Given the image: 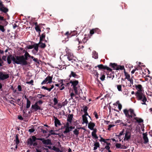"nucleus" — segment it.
I'll list each match as a JSON object with an SVG mask.
<instances>
[{
    "instance_id": "338daca9",
    "label": "nucleus",
    "mask_w": 152,
    "mask_h": 152,
    "mask_svg": "<svg viewBox=\"0 0 152 152\" xmlns=\"http://www.w3.org/2000/svg\"><path fill=\"white\" fill-rule=\"evenodd\" d=\"M6 58L7 56H3L2 57V60H4L5 61H6Z\"/></svg>"
},
{
    "instance_id": "0e129e2a",
    "label": "nucleus",
    "mask_w": 152,
    "mask_h": 152,
    "mask_svg": "<svg viewBox=\"0 0 152 152\" xmlns=\"http://www.w3.org/2000/svg\"><path fill=\"white\" fill-rule=\"evenodd\" d=\"M43 102L41 100H39L37 101V102H36L35 103H37V104H42Z\"/></svg>"
},
{
    "instance_id": "412c9836",
    "label": "nucleus",
    "mask_w": 152,
    "mask_h": 152,
    "mask_svg": "<svg viewBox=\"0 0 152 152\" xmlns=\"http://www.w3.org/2000/svg\"><path fill=\"white\" fill-rule=\"evenodd\" d=\"M95 126V124L91 122H90L88 124V128L91 130L94 129V128Z\"/></svg>"
},
{
    "instance_id": "72a5a7b5",
    "label": "nucleus",
    "mask_w": 152,
    "mask_h": 152,
    "mask_svg": "<svg viewBox=\"0 0 152 152\" xmlns=\"http://www.w3.org/2000/svg\"><path fill=\"white\" fill-rule=\"evenodd\" d=\"M123 69H125L124 66L118 65L117 67L116 70H123ZM125 70H124V71Z\"/></svg>"
},
{
    "instance_id": "052dcab7",
    "label": "nucleus",
    "mask_w": 152,
    "mask_h": 152,
    "mask_svg": "<svg viewBox=\"0 0 152 152\" xmlns=\"http://www.w3.org/2000/svg\"><path fill=\"white\" fill-rule=\"evenodd\" d=\"M33 60L37 63L39 64V60L37 58H33Z\"/></svg>"
},
{
    "instance_id": "20e7f679",
    "label": "nucleus",
    "mask_w": 152,
    "mask_h": 152,
    "mask_svg": "<svg viewBox=\"0 0 152 152\" xmlns=\"http://www.w3.org/2000/svg\"><path fill=\"white\" fill-rule=\"evenodd\" d=\"M137 99L138 100H141L143 102L142 103V104L146 105V102L147 99L145 94L142 92H136L135 93Z\"/></svg>"
},
{
    "instance_id": "c9c22d12",
    "label": "nucleus",
    "mask_w": 152,
    "mask_h": 152,
    "mask_svg": "<svg viewBox=\"0 0 152 152\" xmlns=\"http://www.w3.org/2000/svg\"><path fill=\"white\" fill-rule=\"evenodd\" d=\"M35 29L36 31L37 32H39V34L40 35V32H41V30L39 26H36L35 27Z\"/></svg>"
},
{
    "instance_id": "8fccbe9b",
    "label": "nucleus",
    "mask_w": 152,
    "mask_h": 152,
    "mask_svg": "<svg viewBox=\"0 0 152 152\" xmlns=\"http://www.w3.org/2000/svg\"><path fill=\"white\" fill-rule=\"evenodd\" d=\"M115 125L113 124H110L108 126V128L107 129L109 131H110L111 130V128L115 126Z\"/></svg>"
},
{
    "instance_id": "4d7b16f0",
    "label": "nucleus",
    "mask_w": 152,
    "mask_h": 152,
    "mask_svg": "<svg viewBox=\"0 0 152 152\" xmlns=\"http://www.w3.org/2000/svg\"><path fill=\"white\" fill-rule=\"evenodd\" d=\"M88 108L87 106H85L83 108V111L84 112H86L88 110Z\"/></svg>"
},
{
    "instance_id": "9b49d317",
    "label": "nucleus",
    "mask_w": 152,
    "mask_h": 152,
    "mask_svg": "<svg viewBox=\"0 0 152 152\" xmlns=\"http://www.w3.org/2000/svg\"><path fill=\"white\" fill-rule=\"evenodd\" d=\"M9 77L8 74H4L2 72L0 71V80H3L8 78Z\"/></svg>"
},
{
    "instance_id": "39448f33",
    "label": "nucleus",
    "mask_w": 152,
    "mask_h": 152,
    "mask_svg": "<svg viewBox=\"0 0 152 152\" xmlns=\"http://www.w3.org/2000/svg\"><path fill=\"white\" fill-rule=\"evenodd\" d=\"M40 138H37L35 136H31V138H29L27 140L28 145L30 146H36L38 145V143L36 142V140H39Z\"/></svg>"
},
{
    "instance_id": "473e14b6",
    "label": "nucleus",
    "mask_w": 152,
    "mask_h": 152,
    "mask_svg": "<svg viewBox=\"0 0 152 152\" xmlns=\"http://www.w3.org/2000/svg\"><path fill=\"white\" fill-rule=\"evenodd\" d=\"M92 73L94 74L97 77H98L99 74L97 71L94 69V68L93 70L92 71Z\"/></svg>"
},
{
    "instance_id": "58836bf2",
    "label": "nucleus",
    "mask_w": 152,
    "mask_h": 152,
    "mask_svg": "<svg viewBox=\"0 0 152 152\" xmlns=\"http://www.w3.org/2000/svg\"><path fill=\"white\" fill-rule=\"evenodd\" d=\"M71 130L69 129V127H66L65 128V130L64 132V134H66L69 132L70 131H71Z\"/></svg>"
},
{
    "instance_id": "7c9ffc66",
    "label": "nucleus",
    "mask_w": 152,
    "mask_h": 152,
    "mask_svg": "<svg viewBox=\"0 0 152 152\" xmlns=\"http://www.w3.org/2000/svg\"><path fill=\"white\" fill-rule=\"evenodd\" d=\"M45 33H43L40 36L39 41H43L44 39L45 38Z\"/></svg>"
},
{
    "instance_id": "c756f323",
    "label": "nucleus",
    "mask_w": 152,
    "mask_h": 152,
    "mask_svg": "<svg viewBox=\"0 0 152 152\" xmlns=\"http://www.w3.org/2000/svg\"><path fill=\"white\" fill-rule=\"evenodd\" d=\"M19 136V135L18 134L16 135L15 140H14V141L15 142V144H19L20 143V141L18 137Z\"/></svg>"
},
{
    "instance_id": "6e6552de",
    "label": "nucleus",
    "mask_w": 152,
    "mask_h": 152,
    "mask_svg": "<svg viewBox=\"0 0 152 152\" xmlns=\"http://www.w3.org/2000/svg\"><path fill=\"white\" fill-rule=\"evenodd\" d=\"M39 140L42 141L43 144L44 145H52L51 140L49 139H45L44 138H40Z\"/></svg>"
},
{
    "instance_id": "c85d7f7f",
    "label": "nucleus",
    "mask_w": 152,
    "mask_h": 152,
    "mask_svg": "<svg viewBox=\"0 0 152 152\" xmlns=\"http://www.w3.org/2000/svg\"><path fill=\"white\" fill-rule=\"evenodd\" d=\"M94 148L93 150H96V149H97L98 148H99V147L100 145L99 143L98 142H95L94 144Z\"/></svg>"
},
{
    "instance_id": "6ab92c4d",
    "label": "nucleus",
    "mask_w": 152,
    "mask_h": 152,
    "mask_svg": "<svg viewBox=\"0 0 152 152\" xmlns=\"http://www.w3.org/2000/svg\"><path fill=\"white\" fill-rule=\"evenodd\" d=\"M54 123L55 126L56 127H57L58 125L60 126L61 125L60 121L55 117H54Z\"/></svg>"
},
{
    "instance_id": "cd10ccee",
    "label": "nucleus",
    "mask_w": 152,
    "mask_h": 152,
    "mask_svg": "<svg viewBox=\"0 0 152 152\" xmlns=\"http://www.w3.org/2000/svg\"><path fill=\"white\" fill-rule=\"evenodd\" d=\"M81 128L83 129V128H78L77 129H75L73 131V133H74V134H75V135H76V136H78V135L79 134V129H80Z\"/></svg>"
},
{
    "instance_id": "5701e85b",
    "label": "nucleus",
    "mask_w": 152,
    "mask_h": 152,
    "mask_svg": "<svg viewBox=\"0 0 152 152\" xmlns=\"http://www.w3.org/2000/svg\"><path fill=\"white\" fill-rule=\"evenodd\" d=\"M34 44L33 45V48L36 51V53H37L39 50V46L38 43H36L35 42H33Z\"/></svg>"
},
{
    "instance_id": "f257e3e1",
    "label": "nucleus",
    "mask_w": 152,
    "mask_h": 152,
    "mask_svg": "<svg viewBox=\"0 0 152 152\" xmlns=\"http://www.w3.org/2000/svg\"><path fill=\"white\" fill-rule=\"evenodd\" d=\"M123 112L125 115L128 123H130V121L132 122L133 121V118L139 123L143 122V120L141 118H139L135 117L136 116V115L134 112V110L132 109H130L128 110L125 109L123 110Z\"/></svg>"
},
{
    "instance_id": "4468645a",
    "label": "nucleus",
    "mask_w": 152,
    "mask_h": 152,
    "mask_svg": "<svg viewBox=\"0 0 152 152\" xmlns=\"http://www.w3.org/2000/svg\"><path fill=\"white\" fill-rule=\"evenodd\" d=\"M77 38H76L75 40V41H77L80 44L82 42H83L84 43H85L84 40L86 39V38L84 37L83 39L82 40V41H81V37H79V36L78 35L76 37Z\"/></svg>"
},
{
    "instance_id": "bb28decb",
    "label": "nucleus",
    "mask_w": 152,
    "mask_h": 152,
    "mask_svg": "<svg viewBox=\"0 0 152 152\" xmlns=\"http://www.w3.org/2000/svg\"><path fill=\"white\" fill-rule=\"evenodd\" d=\"M83 118V124L86 123L87 124L88 123V121L87 118L86 116H84V115H82Z\"/></svg>"
},
{
    "instance_id": "2f4dec72",
    "label": "nucleus",
    "mask_w": 152,
    "mask_h": 152,
    "mask_svg": "<svg viewBox=\"0 0 152 152\" xmlns=\"http://www.w3.org/2000/svg\"><path fill=\"white\" fill-rule=\"evenodd\" d=\"M92 57L95 59H97L98 58V54L95 51L93 52L92 54Z\"/></svg>"
},
{
    "instance_id": "423d86ee",
    "label": "nucleus",
    "mask_w": 152,
    "mask_h": 152,
    "mask_svg": "<svg viewBox=\"0 0 152 152\" xmlns=\"http://www.w3.org/2000/svg\"><path fill=\"white\" fill-rule=\"evenodd\" d=\"M70 83L71 84V86L72 87L75 93L77 94L78 91L77 87L79 84L78 81L71 80L70 81Z\"/></svg>"
},
{
    "instance_id": "a878e982",
    "label": "nucleus",
    "mask_w": 152,
    "mask_h": 152,
    "mask_svg": "<svg viewBox=\"0 0 152 152\" xmlns=\"http://www.w3.org/2000/svg\"><path fill=\"white\" fill-rule=\"evenodd\" d=\"M28 55H29V53L26 51L25 53L24 56V60L26 61H27L28 60Z\"/></svg>"
},
{
    "instance_id": "09e8293b",
    "label": "nucleus",
    "mask_w": 152,
    "mask_h": 152,
    "mask_svg": "<svg viewBox=\"0 0 152 152\" xmlns=\"http://www.w3.org/2000/svg\"><path fill=\"white\" fill-rule=\"evenodd\" d=\"M121 144H120V143H117L115 145V146H116V148H121Z\"/></svg>"
},
{
    "instance_id": "bf43d9fd",
    "label": "nucleus",
    "mask_w": 152,
    "mask_h": 152,
    "mask_svg": "<svg viewBox=\"0 0 152 152\" xmlns=\"http://www.w3.org/2000/svg\"><path fill=\"white\" fill-rule=\"evenodd\" d=\"M18 91H22V88L20 85H18Z\"/></svg>"
},
{
    "instance_id": "f8f14e48",
    "label": "nucleus",
    "mask_w": 152,
    "mask_h": 152,
    "mask_svg": "<svg viewBox=\"0 0 152 152\" xmlns=\"http://www.w3.org/2000/svg\"><path fill=\"white\" fill-rule=\"evenodd\" d=\"M131 132L128 131H126L125 134V137L124 139V141L126 140L128 141L131 138Z\"/></svg>"
},
{
    "instance_id": "4be33fe9",
    "label": "nucleus",
    "mask_w": 152,
    "mask_h": 152,
    "mask_svg": "<svg viewBox=\"0 0 152 152\" xmlns=\"http://www.w3.org/2000/svg\"><path fill=\"white\" fill-rule=\"evenodd\" d=\"M63 80H58V82L60 83L59 84H61V86L59 87L60 90H62L65 88L64 86H63V85H64L63 83Z\"/></svg>"
},
{
    "instance_id": "6e6d98bb",
    "label": "nucleus",
    "mask_w": 152,
    "mask_h": 152,
    "mask_svg": "<svg viewBox=\"0 0 152 152\" xmlns=\"http://www.w3.org/2000/svg\"><path fill=\"white\" fill-rule=\"evenodd\" d=\"M35 131V129L34 128H32L30 129H29L28 130V131L30 133L33 132Z\"/></svg>"
},
{
    "instance_id": "393cba45",
    "label": "nucleus",
    "mask_w": 152,
    "mask_h": 152,
    "mask_svg": "<svg viewBox=\"0 0 152 152\" xmlns=\"http://www.w3.org/2000/svg\"><path fill=\"white\" fill-rule=\"evenodd\" d=\"M109 65L110 66L113 68V69L116 70L117 67L118 66L117 64L115 63H110Z\"/></svg>"
},
{
    "instance_id": "5fc2aeb1",
    "label": "nucleus",
    "mask_w": 152,
    "mask_h": 152,
    "mask_svg": "<svg viewBox=\"0 0 152 152\" xmlns=\"http://www.w3.org/2000/svg\"><path fill=\"white\" fill-rule=\"evenodd\" d=\"M26 48L28 49H32L33 48V45H29L27 46Z\"/></svg>"
},
{
    "instance_id": "de8ad7c7",
    "label": "nucleus",
    "mask_w": 152,
    "mask_h": 152,
    "mask_svg": "<svg viewBox=\"0 0 152 152\" xmlns=\"http://www.w3.org/2000/svg\"><path fill=\"white\" fill-rule=\"evenodd\" d=\"M33 82H34L33 80H32L30 81L27 82H26V83L28 84H30L31 85H34Z\"/></svg>"
},
{
    "instance_id": "f3484780",
    "label": "nucleus",
    "mask_w": 152,
    "mask_h": 152,
    "mask_svg": "<svg viewBox=\"0 0 152 152\" xmlns=\"http://www.w3.org/2000/svg\"><path fill=\"white\" fill-rule=\"evenodd\" d=\"M13 57H15L12 56V55H9L7 56V61L8 64H10L11 63V60L13 62Z\"/></svg>"
},
{
    "instance_id": "a18cd8bd",
    "label": "nucleus",
    "mask_w": 152,
    "mask_h": 152,
    "mask_svg": "<svg viewBox=\"0 0 152 152\" xmlns=\"http://www.w3.org/2000/svg\"><path fill=\"white\" fill-rule=\"evenodd\" d=\"M117 86L118 91H122V87L121 85H117Z\"/></svg>"
},
{
    "instance_id": "a211bd4d",
    "label": "nucleus",
    "mask_w": 152,
    "mask_h": 152,
    "mask_svg": "<svg viewBox=\"0 0 152 152\" xmlns=\"http://www.w3.org/2000/svg\"><path fill=\"white\" fill-rule=\"evenodd\" d=\"M135 88L137 90V92H142V86L141 85L138 84V85H135Z\"/></svg>"
},
{
    "instance_id": "7ed1b4c3",
    "label": "nucleus",
    "mask_w": 152,
    "mask_h": 152,
    "mask_svg": "<svg viewBox=\"0 0 152 152\" xmlns=\"http://www.w3.org/2000/svg\"><path fill=\"white\" fill-rule=\"evenodd\" d=\"M74 56L73 53L69 51H67L66 54V55L64 56L63 58L61 59L62 61H63L64 63L67 62V60L69 61H71L72 62H73L74 61H75V60L74 59Z\"/></svg>"
},
{
    "instance_id": "b1692460",
    "label": "nucleus",
    "mask_w": 152,
    "mask_h": 152,
    "mask_svg": "<svg viewBox=\"0 0 152 152\" xmlns=\"http://www.w3.org/2000/svg\"><path fill=\"white\" fill-rule=\"evenodd\" d=\"M73 114H69L68 115V118H67V121L71 123L72 120L73 118Z\"/></svg>"
},
{
    "instance_id": "f704fd0d",
    "label": "nucleus",
    "mask_w": 152,
    "mask_h": 152,
    "mask_svg": "<svg viewBox=\"0 0 152 152\" xmlns=\"http://www.w3.org/2000/svg\"><path fill=\"white\" fill-rule=\"evenodd\" d=\"M31 104L30 101L29 99H28L27 101H26V108L28 109L29 108Z\"/></svg>"
},
{
    "instance_id": "13d9d810",
    "label": "nucleus",
    "mask_w": 152,
    "mask_h": 152,
    "mask_svg": "<svg viewBox=\"0 0 152 152\" xmlns=\"http://www.w3.org/2000/svg\"><path fill=\"white\" fill-rule=\"evenodd\" d=\"M95 30L94 29H92V30H90V33L91 34L93 35V34L94 33H95Z\"/></svg>"
},
{
    "instance_id": "49530a36",
    "label": "nucleus",
    "mask_w": 152,
    "mask_h": 152,
    "mask_svg": "<svg viewBox=\"0 0 152 152\" xmlns=\"http://www.w3.org/2000/svg\"><path fill=\"white\" fill-rule=\"evenodd\" d=\"M121 124H123V126H127L129 128H131L132 127V125H128L127 124H124L123 123V122H121Z\"/></svg>"
},
{
    "instance_id": "e433bc0d",
    "label": "nucleus",
    "mask_w": 152,
    "mask_h": 152,
    "mask_svg": "<svg viewBox=\"0 0 152 152\" xmlns=\"http://www.w3.org/2000/svg\"><path fill=\"white\" fill-rule=\"evenodd\" d=\"M124 73L125 74V75L126 76V79L128 80L130 79V75L128 74L125 71H124Z\"/></svg>"
},
{
    "instance_id": "0eeeda50",
    "label": "nucleus",
    "mask_w": 152,
    "mask_h": 152,
    "mask_svg": "<svg viewBox=\"0 0 152 152\" xmlns=\"http://www.w3.org/2000/svg\"><path fill=\"white\" fill-rule=\"evenodd\" d=\"M97 67H98L99 70H107L109 72H112V70L110 67H108L106 65H104L102 64H100L97 65V66H95L94 68L96 69Z\"/></svg>"
},
{
    "instance_id": "dca6fc26",
    "label": "nucleus",
    "mask_w": 152,
    "mask_h": 152,
    "mask_svg": "<svg viewBox=\"0 0 152 152\" xmlns=\"http://www.w3.org/2000/svg\"><path fill=\"white\" fill-rule=\"evenodd\" d=\"M31 108L34 109L35 111L41 110L40 107L38 105L37 103H35L34 104L32 105L31 106Z\"/></svg>"
},
{
    "instance_id": "774afa93",
    "label": "nucleus",
    "mask_w": 152,
    "mask_h": 152,
    "mask_svg": "<svg viewBox=\"0 0 152 152\" xmlns=\"http://www.w3.org/2000/svg\"><path fill=\"white\" fill-rule=\"evenodd\" d=\"M118 109H119V110H121L122 108V107L121 104L119 103L118 104Z\"/></svg>"
},
{
    "instance_id": "69168bd1",
    "label": "nucleus",
    "mask_w": 152,
    "mask_h": 152,
    "mask_svg": "<svg viewBox=\"0 0 152 152\" xmlns=\"http://www.w3.org/2000/svg\"><path fill=\"white\" fill-rule=\"evenodd\" d=\"M26 110H23V116H25V115H27V114H26Z\"/></svg>"
},
{
    "instance_id": "2eb2a0df",
    "label": "nucleus",
    "mask_w": 152,
    "mask_h": 152,
    "mask_svg": "<svg viewBox=\"0 0 152 152\" xmlns=\"http://www.w3.org/2000/svg\"><path fill=\"white\" fill-rule=\"evenodd\" d=\"M69 77L70 78H71V77H73L76 78H78L79 77V76L77 75L76 72L72 71L71 72V73L69 75Z\"/></svg>"
},
{
    "instance_id": "79ce46f5",
    "label": "nucleus",
    "mask_w": 152,
    "mask_h": 152,
    "mask_svg": "<svg viewBox=\"0 0 152 152\" xmlns=\"http://www.w3.org/2000/svg\"><path fill=\"white\" fill-rule=\"evenodd\" d=\"M52 149L56 151L57 152H59L60 151V149L59 148L56 147L55 146L53 147Z\"/></svg>"
},
{
    "instance_id": "a19ab883",
    "label": "nucleus",
    "mask_w": 152,
    "mask_h": 152,
    "mask_svg": "<svg viewBox=\"0 0 152 152\" xmlns=\"http://www.w3.org/2000/svg\"><path fill=\"white\" fill-rule=\"evenodd\" d=\"M0 31L2 32H4L5 31V29L4 28V26L0 24Z\"/></svg>"
},
{
    "instance_id": "c03bdc74",
    "label": "nucleus",
    "mask_w": 152,
    "mask_h": 152,
    "mask_svg": "<svg viewBox=\"0 0 152 152\" xmlns=\"http://www.w3.org/2000/svg\"><path fill=\"white\" fill-rule=\"evenodd\" d=\"M92 136L96 139H97L98 138V137L97 136L96 133H91Z\"/></svg>"
},
{
    "instance_id": "aec40b11",
    "label": "nucleus",
    "mask_w": 152,
    "mask_h": 152,
    "mask_svg": "<svg viewBox=\"0 0 152 152\" xmlns=\"http://www.w3.org/2000/svg\"><path fill=\"white\" fill-rule=\"evenodd\" d=\"M39 47L41 48L44 49L46 47V45L45 43L42 42V41H39L38 43Z\"/></svg>"
},
{
    "instance_id": "9d476101",
    "label": "nucleus",
    "mask_w": 152,
    "mask_h": 152,
    "mask_svg": "<svg viewBox=\"0 0 152 152\" xmlns=\"http://www.w3.org/2000/svg\"><path fill=\"white\" fill-rule=\"evenodd\" d=\"M0 10L5 13H7L9 11V9L4 6L2 4L0 3Z\"/></svg>"
},
{
    "instance_id": "ea45409f",
    "label": "nucleus",
    "mask_w": 152,
    "mask_h": 152,
    "mask_svg": "<svg viewBox=\"0 0 152 152\" xmlns=\"http://www.w3.org/2000/svg\"><path fill=\"white\" fill-rule=\"evenodd\" d=\"M77 34V32L76 31H74L70 33V36L71 37L75 36Z\"/></svg>"
},
{
    "instance_id": "1a4fd4ad",
    "label": "nucleus",
    "mask_w": 152,
    "mask_h": 152,
    "mask_svg": "<svg viewBox=\"0 0 152 152\" xmlns=\"http://www.w3.org/2000/svg\"><path fill=\"white\" fill-rule=\"evenodd\" d=\"M52 77L50 76H47L46 78L42 82L41 84L43 85V84L48 83H50L52 82Z\"/></svg>"
},
{
    "instance_id": "864d4df0",
    "label": "nucleus",
    "mask_w": 152,
    "mask_h": 152,
    "mask_svg": "<svg viewBox=\"0 0 152 152\" xmlns=\"http://www.w3.org/2000/svg\"><path fill=\"white\" fill-rule=\"evenodd\" d=\"M70 33H69V31H67L64 34L67 37H71V36H70Z\"/></svg>"
},
{
    "instance_id": "680f3d73",
    "label": "nucleus",
    "mask_w": 152,
    "mask_h": 152,
    "mask_svg": "<svg viewBox=\"0 0 152 152\" xmlns=\"http://www.w3.org/2000/svg\"><path fill=\"white\" fill-rule=\"evenodd\" d=\"M94 115L96 119L98 118V114L96 112H94Z\"/></svg>"
},
{
    "instance_id": "ddd939ff",
    "label": "nucleus",
    "mask_w": 152,
    "mask_h": 152,
    "mask_svg": "<svg viewBox=\"0 0 152 152\" xmlns=\"http://www.w3.org/2000/svg\"><path fill=\"white\" fill-rule=\"evenodd\" d=\"M147 132L142 134L143 138L144 140V143L145 144L147 143L149 141L148 139L147 136Z\"/></svg>"
},
{
    "instance_id": "e2e57ef3",
    "label": "nucleus",
    "mask_w": 152,
    "mask_h": 152,
    "mask_svg": "<svg viewBox=\"0 0 152 152\" xmlns=\"http://www.w3.org/2000/svg\"><path fill=\"white\" fill-rule=\"evenodd\" d=\"M40 130H41V131L44 134V133H47V131L46 130H44L42 128H41L40 129Z\"/></svg>"
},
{
    "instance_id": "3c124183",
    "label": "nucleus",
    "mask_w": 152,
    "mask_h": 152,
    "mask_svg": "<svg viewBox=\"0 0 152 152\" xmlns=\"http://www.w3.org/2000/svg\"><path fill=\"white\" fill-rule=\"evenodd\" d=\"M53 102H54V104L55 105H56V104H57L58 103V101L57 99L55 97L53 99Z\"/></svg>"
},
{
    "instance_id": "37998d69",
    "label": "nucleus",
    "mask_w": 152,
    "mask_h": 152,
    "mask_svg": "<svg viewBox=\"0 0 152 152\" xmlns=\"http://www.w3.org/2000/svg\"><path fill=\"white\" fill-rule=\"evenodd\" d=\"M49 133H50V134H51L52 135H58V134L56 133L55 132H54V131L52 130H50L49 131Z\"/></svg>"
},
{
    "instance_id": "f03ea898",
    "label": "nucleus",
    "mask_w": 152,
    "mask_h": 152,
    "mask_svg": "<svg viewBox=\"0 0 152 152\" xmlns=\"http://www.w3.org/2000/svg\"><path fill=\"white\" fill-rule=\"evenodd\" d=\"M14 64H21L22 65H26L28 64L27 61L24 60V56H15V57H13Z\"/></svg>"
},
{
    "instance_id": "603ef678",
    "label": "nucleus",
    "mask_w": 152,
    "mask_h": 152,
    "mask_svg": "<svg viewBox=\"0 0 152 152\" xmlns=\"http://www.w3.org/2000/svg\"><path fill=\"white\" fill-rule=\"evenodd\" d=\"M105 78V75L104 74L102 75L100 77V79L102 81H104Z\"/></svg>"
},
{
    "instance_id": "4c0bfd02",
    "label": "nucleus",
    "mask_w": 152,
    "mask_h": 152,
    "mask_svg": "<svg viewBox=\"0 0 152 152\" xmlns=\"http://www.w3.org/2000/svg\"><path fill=\"white\" fill-rule=\"evenodd\" d=\"M95 30V33H96L98 34H101V30L98 28H96L94 29Z\"/></svg>"
}]
</instances>
